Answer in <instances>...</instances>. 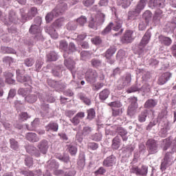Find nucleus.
Segmentation results:
<instances>
[{
    "label": "nucleus",
    "instance_id": "b1692460",
    "mask_svg": "<svg viewBox=\"0 0 176 176\" xmlns=\"http://www.w3.org/2000/svg\"><path fill=\"white\" fill-rule=\"evenodd\" d=\"M26 151L28 153H30V155H34L36 157H39L41 153L38 150H36V147L34 146H28L26 147Z\"/></svg>",
    "mask_w": 176,
    "mask_h": 176
},
{
    "label": "nucleus",
    "instance_id": "09e8293b",
    "mask_svg": "<svg viewBox=\"0 0 176 176\" xmlns=\"http://www.w3.org/2000/svg\"><path fill=\"white\" fill-rule=\"evenodd\" d=\"M143 19H144L146 23H149V21L152 19V13H151V11L146 10L143 14Z\"/></svg>",
    "mask_w": 176,
    "mask_h": 176
},
{
    "label": "nucleus",
    "instance_id": "aec40b11",
    "mask_svg": "<svg viewBox=\"0 0 176 176\" xmlns=\"http://www.w3.org/2000/svg\"><path fill=\"white\" fill-rule=\"evenodd\" d=\"M133 39L134 38H133V31L127 30L122 36V41L123 43H130L133 42Z\"/></svg>",
    "mask_w": 176,
    "mask_h": 176
},
{
    "label": "nucleus",
    "instance_id": "a211bd4d",
    "mask_svg": "<svg viewBox=\"0 0 176 176\" xmlns=\"http://www.w3.org/2000/svg\"><path fill=\"white\" fill-rule=\"evenodd\" d=\"M165 0H150L149 6L152 9L153 8H163L165 6Z\"/></svg>",
    "mask_w": 176,
    "mask_h": 176
},
{
    "label": "nucleus",
    "instance_id": "1a4fd4ad",
    "mask_svg": "<svg viewBox=\"0 0 176 176\" xmlns=\"http://www.w3.org/2000/svg\"><path fill=\"white\" fill-rule=\"evenodd\" d=\"M147 151L149 155H155L159 151V144L157 141L153 139H149L146 142Z\"/></svg>",
    "mask_w": 176,
    "mask_h": 176
},
{
    "label": "nucleus",
    "instance_id": "6e6552de",
    "mask_svg": "<svg viewBox=\"0 0 176 176\" xmlns=\"http://www.w3.org/2000/svg\"><path fill=\"white\" fill-rule=\"evenodd\" d=\"M149 41H151V33L149 31H147L142 37L139 45V54H143V53L146 52V50H145V46L149 43Z\"/></svg>",
    "mask_w": 176,
    "mask_h": 176
},
{
    "label": "nucleus",
    "instance_id": "8fccbe9b",
    "mask_svg": "<svg viewBox=\"0 0 176 176\" xmlns=\"http://www.w3.org/2000/svg\"><path fill=\"white\" fill-rule=\"evenodd\" d=\"M77 27H78V25H76V22L75 21L69 22L68 24L67 25V30L70 31H75Z\"/></svg>",
    "mask_w": 176,
    "mask_h": 176
},
{
    "label": "nucleus",
    "instance_id": "a19ab883",
    "mask_svg": "<svg viewBox=\"0 0 176 176\" xmlns=\"http://www.w3.org/2000/svg\"><path fill=\"white\" fill-rule=\"evenodd\" d=\"M68 151L72 155H76L78 152V148L76 146L74 145L73 144H70L68 146Z\"/></svg>",
    "mask_w": 176,
    "mask_h": 176
},
{
    "label": "nucleus",
    "instance_id": "338daca9",
    "mask_svg": "<svg viewBox=\"0 0 176 176\" xmlns=\"http://www.w3.org/2000/svg\"><path fill=\"white\" fill-rule=\"evenodd\" d=\"M81 60H87L90 57V52L87 51H82L80 53Z\"/></svg>",
    "mask_w": 176,
    "mask_h": 176
},
{
    "label": "nucleus",
    "instance_id": "f704fd0d",
    "mask_svg": "<svg viewBox=\"0 0 176 176\" xmlns=\"http://www.w3.org/2000/svg\"><path fill=\"white\" fill-rule=\"evenodd\" d=\"M58 59V55L56 52H51L47 54V60L48 61H57Z\"/></svg>",
    "mask_w": 176,
    "mask_h": 176
},
{
    "label": "nucleus",
    "instance_id": "69168bd1",
    "mask_svg": "<svg viewBox=\"0 0 176 176\" xmlns=\"http://www.w3.org/2000/svg\"><path fill=\"white\" fill-rule=\"evenodd\" d=\"M108 106L114 108H120V107H122V103L120 101H114L108 103Z\"/></svg>",
    "mask_w": 176,
    "mask_h": 176
},
{
    "label": "nucleus",
    "instance_id": "37998d69",
    "mask_svg": "<svg viewBox=\"0 0 176 176\" xmlns=\"http://www.w3.org/2000/svg\"><path fill=\"white\" fill-rule=\"evenodd\" d=\"M146 116H148V111H144L138 116V121L140 123H144L146 120Z\"/></svg>",
    "mask_w": 176,
    "mask_h": 176
},
{
    "label": "nucleus",
    "instance_id": "e433bc0d",
    "mask_svg": "<svg viewBox=\"0 0 176 176\" xmlns=\"http://www.w3.org/2000/svg\"><path fill=\"white\" fill-rule=\"evenodd\" d=\"M162 14H163V12H162L161 10H157L155 11V15L153 16L154 23H159V21H160V19H162Z\"/></svg>",
    "mask_w": 176,
    "mask_h": 176
},
{
    "label": "nucleus",
    "instance_id": "4be33fe9",
    "mask_svg": "<svg viewBox=\"0 0 176 176\" xmlns=\"http://www.w3.org/2000/svg\"><path fill=\"white\" fill-rule=\"evenodd\" d=\"M116 132L119 133L122 139V141H127V140H129V135H127L129 134V133L122 127H118L116 129Z\"/></svg>",
    "mask_w": 176,
    "mask_h": 176
},
{
    "label": "nucleus",
    "instance_id": "4d7b16f0",
    "mask_svg": "<svg viewBox=\"0 0 176 176\" xmlns=\"http://www.w3.org/2000/svg\"><path fill=\"white\" fill-rule=\"evenodd\" d=\"M91 63L92 66L97 68L98 67H101L102 62L99 59L94 58L91 60Z\"/></svg>",
    "mask_w": 176,
    "mask_h": 176
},
{
    "label": "nucleus",
    "instance_id": "58836bf2",
    "mask_svg": "<svg viewBox=\"0 0 176 176\" xmlns=\"http://www.w3.org/2000/svg\"><path fill=\"white\" fill-rule=\"evenodd\" d=\"M135 91H141V87H140V85L138 84L133 85L131 88L126 90V93L128 94L134 93Z\"/></svg>",
    "mask_w": 176,
    "mask_h": 176
},
{
    "label": "nucleus",
    "instance_id": "de8ad7c7",
    "mask_svg": "<svg viewBox=\"0 0 176 176\" xmlns=\"http://www.w3.org/2000/svg\"><path fill=\"white\" fill-rule=\"evenodd\" d=\"M112 27H113V23L111 22L102 32V35H107L109 34L112 30Z\"/></svg>",
    "mask_w": 176,
    "mask_h": 176
},
{
    "label": "nucleus",
    "instance_id": "6ab92c4d",
    "mask_svg": "<svg viewBox=\"0 0 176 176\" xmlns=\"http://www.w3.org/2000/svg\"><path fill=\"white\" fill-rule=\"evenodd\" d=\"M58 163H57L54 160H52L50 162L49 168H52V170H53L55 175H60V174H63L62 170H57V168H58Z\"/></svg>",
    "mask_w": 176,
    "mask_h": 176
},
{
    "label": "nucleus",
    "instance_id": "0eeeda50",
    "mask_svg": "<svg viewBox=\"0 0 176 176\" xmlns=\"http://www.w3.org/2000/svg\"><path fill=\"white\" fill-rule=\"evenodd\" d=\"M131 104L128 107L127 113L129 116H134L135 113H137V109H138V99L135 97H131L129 98Z\"/></svg>",
    "mask_w": 176,
    "mask_h": 176
},
{
    "label": "nucleus",
    "instance_id": "c756f323",
    "mask_svg": "<svg viewBox=\"0 0 176 176\" xmlns=\"http://www.w3.org/2000/svg\"><path fill=\"white\" fill-rule=\"evenodd\" d=\"M78 98L85 104V105H90L91 104V100L86 96L83 93H80L78 94Z\"/></svg>",
    "mask_w": 176,
    "mask_h": 176
},
{
    "label": "nucleus",
    "instance_id": "39448f33",
    "mask_svg": "<svg viewBox=\"0 0 176 176\" xmlns=\"http://www.w3.org/2000/svg\"><path fill=\"white\" fill-rule=\"evenodd\" d=\"M130 83H131V74H128L118 80L117 89L118 90H122L124 87L130 86Z\"/></svg>",
    "mask_w": 176,
    "mask_h": 176
},
{
    "label": "nucleus",
    "instance_id": "3c124183",
    "mask_svg": "<svg viewBox=\"0 0 176 176\" xmlns=\"http://www.w3.org/2000/svg\"><path fill=\"white\" fill-rule=\"evenodd\" d=\"M30 93V88H20L18 90V94H19V96H22V97H25V96H27V94H28Z\"/></svg>",
    "mask_w": 176,
    "mask_h": 176
},
{
    "label": "nucleus",
    "instance_id": "bb28decb",
    "mask_svg": "<svg viewBox=\"0 0 176 176\" xmlns=\"http://www.w3.org/2000/svg\"><path fill=\"white\" fill-rule=\"evenodd\" d=\"M111 94V91H109L108 89H104L102 91H101L99 94V98L101 100V101H105L108 97H109V95Z\"/></svg>",
    "mask_w": 176,
    "mask_h": 176
},
{
    "label": "nucleus",
    "instance_id": "c85d7f7f",
    "mask_svg": "<svg viewBox=\"0 0 176 176\" xmlns=\"http://www.w3.org/2000/svg\"><path fill=\"white\" fill-rule=\"evenodd\" d=\"M131 1L133 0H117V5H118V6H122L124 9H126L130 6Z\"/></svg>",
    "mask_w": 176,
    "mask_h": 176
},
{
    "label": "nucleus",
    "instance_id": "473e14b6",
    "mask_svg": "<svg viewBox=\"0 0 176 176\" xmlns=\"http://www.w3.org/2000/svg\"><path fill=\"white\" fill-rule=\"evenodd\" d=\"M38 13V9L35 7H32L28 13V16L26 17L28 20H31L33 17L36 16Z\"/></svg>",
    "mask_w": 176,
    "mask_h": 176
},
{
    "label": "nucleus",
    "instance_id": "6e6d98bb",
    "mask_svg": "<svg viewBox=\"0 0 176 176\" xmlns=\"http://www.w3.org/2000/svg\"><path fill=\"white\" fill-rule=\"evenodd\" d=\"M38 98H40L41 101H43V102L45 101L47 102H54L56 101V98L53 96H47L45 99L42 98V96H38Z\"/></svg>",
    "mask_w": 176,
    "mask_h": 176
},
{
    "label": "nucleus",
    "instance_id": "680f3d73",
    "mask_svg": "<svg viewBox=\"0 0 176 176\" xmlns=\"http://www.w3.org/2000/svg\"><path fill=\"white\" fill-rule=\"evenodd\" d=\"M87 146L88 149H91V151H97V149H98V144L96 142H89Z\"/></svg>",
    "mask_w": 176,
    "mask_h": 176
},
{
    "label": "nucleus",
    "instance_id": "13d9d810",
    "mask_svg": "<svg viewBox=\"0 0 176 176\" xmlns=\"http://www.w3.org/2000/svg\"><path fill=\"white\" fill-rule=\"evenodd\" d=\"M91 42L94 45H96V46H98V45H101L102 43V40H101V38L100 36H96L91 38Z\"/></svg>",
    "mask_w": 176,
    "mask_h": 176
},
{
    "label": "nucleus",
    "instance_id": "c03bdc74",
    "mask_svg": "<svg viewBox=\"0 0 176 176\" xmlns=\"http://www.w3.org/2000/svg\"><path fill=\"white\" fill-rule=\"evenodd\" d=\"M10 148L13 151H17L19 149V142L16 140L12 138L10 140Z\"/></svg>",
    "mask_w": 176,
    "mask_h": 176
},
{
    "label": "nucleus",
    "instance_id": "0e129e2a",
    "mask_svg": "<svg viewBox=\"0 0 176 176\" xmlns=\"http://www.w3.org/2000/svg\"><path fill=\"white\" fill-rule=\"evenodd\" d=\"M25 164L28 167H31L34 164V160L31 157H26L25 159Z\"/></svg>",
    "mask_w": 176,
    "mask_h": 176
},
{
    "label": "nucleus",
    "instance_id": "72a5a7b5",
    "mask_svg": "<svg viewBox=\"0 0 176 176\" xmlns=\"http://www.w3.org/2000/svg\"><path fill=\"white\" fill-rule=\"evenodd\" d=\"M120 142L121 140L119 136H116V138H114L112 143L113 149H119L120 146Z\"/></svg>",
    "mask_w": 176,
    "mask_h": 176
},
{
    "label": "nucleus",
    "instance_id": "774afa93",
    "mask_svg": "<svg viewBox=\"0 0 176 176\" xmlns=\"http://www.w3.org/2000/svg\"><path fill=\"white\" fill-rule=\"evenodd\" d=\"M63 25H64V19L63 18L57 19L54 23V27H57L58 28L63 26Z\"/></svg>",
    "mask_w": 176,
    "mask_h": 176
},
{
    "label": "nucleus",
    "instance_id": "7ed1b4c3",
    "mask_svg": "<svg viewBox=\"0 0 176 176\" xmlns=\"http://www.w3.org/2000/svg\"><path fill=\"white\" fill-rule=\"evenodd\" d=\"M104 21H105V14L103 13L97 14L96 18H94L93 16L91 17L89 27L94 30H97V27H98V25H101Z\"/></svg>",
    "mask_w": 176,
    "mask_h": 176
},
{
    "label": "nucleus",
    "instance_id": "e2e57ef3",
    "mask_svg": "<svg viewBox=\"0 0 176 176\" xmlns=\"http://www.w3.org/2000/svg\"><path fill=\"white\" fill-rule=\"evenodd\" d=\"M131 174H135V175H140V168L136 166H132L130 168Z\"/></svg>",
    "mask_w": 176,
    "mask_h": 176
},
{
    "label": "nucleus",
    "instance_id": "603ef678",
    "mask_svg": "<svg viewBox=\"0 0 176 176\" xmlns=\"http://www.w3.org/2000/svg\"><path fill=\"white\" fill-rule=\"evenodd\" d=\"M91 140L98 142L102 140V134L101 133H96L91 136Z\"/></svg>",
    "mask_w": 176,
    "mask_h": 176
},
{
    "label": "nucleus",
    "instance_id": "2eb2a0df",
    "mask_svg": "<svg viewBox=\"0 0 176 176\" xmlns=\"http://www.w3.org/2000/svg\"><path fill=\"white\" fill-rule=\"evenodd\" d=\"M30 32L33 34H36V39H42V30H41V27L37 25H32L30 29Z\"/></svg>",
    "mask_w": 176,
    "mask_h": 176
},
{
    "label": "nucleus",
    "instance_id": "9b49d317",
    "mask_svg": "<svg viewBox=\"0 0 176 176\" xmlns=\"http://www.w3.org/2000/svg\"><path fill=\"white\" fill-rule=\"evenodd\" d=\"M171 164H173V155L171 153H167L161 164L162 171H166L167 167H170Z\"/></svg>",
    "mask_w": 176,
    "mask_h": 176
},
{
    "label": "nucleus",
    "instance_id": "ddd939ff",
    "mask_svg": "<svg viewBox=\"0 0 176 176\" xmlns=\"http://www.w3.org/2000/svg\"><path fill=\"white\" fill-rule=\"evenodd\" d=\"M23 74H24V71L20 69L16 70V79L18 82H20L21 83H24L25 82L31 83V77L29 76H23Z\"/></svg>",
    "mask_w": 176,
    "mask_h": 176
},
{
    "label": "nucleus",
    "instance_id": "2f4dec72",
    "mask_svg": "<svg viewBox=\"0 0 176 176\" xmlns=\"http://www.w3.org/2000/svg\"><path fill=\"white\" fill-rule=\"evenodd\" d=\"M156 105H157V100L149 99L145 102L144 108H154Z\"/></svg>",
    "mask_w": 176,
    "mask_h": 176
},
{
    "label": "nucleus",
    "instance_id": "393cba45",
    "mask_svg": "<svg viewBox=\"0 0 176 176\" xmlns=\"http://www.w3.org/2000/svg\"><path fill=\"white\" fill-rule=\"evenodd\" d=\"M46 131H58V124L56 122H50L46 126H45Z\"/></svg>",
    "mask_w": 176,
    "mask_h": 176
},
{
    "label": "nucleus",
    "instance_id": "f3484780",
    "mask_svg": "<svg viewBox=\"0 0 176 176\" xmlns=\"http://www.w3.org/2000/svg\"><path fill=\"white\" fill-rule=\"evenodd\" d=\"M160 126H161V129L160 131V134L161 135V137H166L167 135V133L168 130H170V125L168 124V122H160Z\"/></svg>",
    "mask_w": 176,
    "mask_h": 176
},
{
    "label": "nucleus",
    "instance_id": "7c9ffc66",
    "mask_svg": "<svg viewBox=\"0 0 176 176\" xmlns=\"http://www.w3.org/2000/svg\"><path fill=\"white\" fill-rule=\"evenodd\" d=\"M6 82L8 85H13L14 83V79H13V74L10 72L5 73Z\"/></svg>",
    "mask_w": 176,
    "mask_h": 176
},
{
    "label": "nucleus",
    "instance_id": "dca6fc26",
    "mask_svg": "<svg viewBox=\"0 0 176 176\" xmlns=\"http://www.w3.org/2000/svg\"><path fill=\"white\" fill-rule=\"evenodd\" d=\"M114 164H116V157L114 155H110L104 160L102 165L104 167H112Z\"/></svg>",
    "mask_w": 176,
    "mask_h": 176
},
{
    "label": "nucleus",
    "instance_id": "423d86ee",
    "mask_svg": "<svg viewBox=\"0 0 176 176\" xmlns=\"http://www.w3.org/2000/svg\"><path fill=\"white\" fill-rule=\"evenodd\" d=\"M6 17V14L2 13V12L0 11V20H1V21H3L4 24L7 25H10V24H12V23H13L14 20L17 19V17L16 16V12H14V11H10L9 12L8 17Z\"/></svg>",
    "mask_w": 176,
    "mask_h": 176
},
{
    "label": "nucleus",
    "instance_id": "49530a36",
    "mask_svg": "<svg viewBox=\"0 0 176 176\" xmlns=\"http://www.w3.org/2000/svg\"><path fill=\"white\" fill-rule=\"evenodd\" d=\"M1 51L2 53L4 54H15L16 51L13 50L12 48L8 47H1Z\"/></svg>",
    "mask_w": 176,
    "mask_h": 176
},
{
    "label": "nucleus",
    "instance_id": "20e7f679",
    "mask_svg": "<svg viewBox=\"0 0 176 176\" xmlns=\"http://www.w3.org/2000/svg\"><path fill=\"white\" fill-rule=\"evenodd\" d=\"M64 64L65 67H67V69H69L72 72V75L73 76V80L71 82V85H73V86H76L78 85V82L75 80V76L76 75V72H74V69H75V62L72 58H69L65 59Z\"/></svg>",
    "mask_w": 176,
    "mask_h": 176
},
{
    "label": "nucleus",
    "instance_id": "79ce46f5",
    "mask_svg": "<svg viewBox=\"0 0 176 176\" xmlns=\"http://www.w3.org/2000/svg\"><path fill=\"white\" fill-rule=\"evenodd\" d=\"M122 24H123V21L122 20H118L114 24L113 23V31H119L122 28Z\"/></svg>",
    "mask_w": 176,
    "mask_h": 176
},
{
    "label": "nucleus",
    "instance_id": "412c9836",
    "mask_svg": "<svg viewBox=\"0 0 176 176\" xmlns=\"http://www.w3.org/2000/svg\"><path fill=\"white\" fill-rule=\"evenodd\" d=\"M171 78V73L166 72L162 74V76L158 79L159 85H164L168 81V80Z\"/></svg>",
    "mask_w": 176,
    "mask_h": 176
},
{
    "label": "nucleus",
    "instance_id": "5701e85b",
    "mask_svg": "<svg viewBox=\"0 0 176 176\" xmlns=\"http://www.w3.org/2000/svg\"><path fill=\"white\" fill-rule=\"evenodd\" d=\"M38 149L43 155L46 154L47 152V149L49 148V144L47 141L43 140L38 144Z\"/></svg>",
    "mask_w": 176,
    "mask_h": 176
},
{
    "label": "nucleus",
    "instance_id": "a18cd8bd",
    "mask_svg": "<svg viewBox=\"0 0 176 176\" xmlns=\"http://www.w3.org/2000/svg\"><path fill=\"white\" fill-rule=\"evenodd\" d=\"M87 119L93 120L96 118V110L94 109H89L87 110Z\"/></svg>",
    "mask_w": 176,
    "mask_h": 176
},
{
    "label": "nucleus",
    "instance_id": "f8f14e48",
    "mask_svg": "<svg viewBox=\"0 0 176 176\" xmlns=\"http://www.w3.org/2000/svg\"><path fill=\"white\" fill-rule=\"evenodd\" d=\"M164 146H163V151H167L171 146L172 152H176V138L173 140L171 144V136L166 138L163 140Z\"/></svg>",
    "mask_w": 176,
    "mask_h": 176
},
{
    "label": "nucleus",
    "instance_id": "a878e982",
    "mask_svg": "<svg viewBox=\"0 0 176 176\" xmlns=\"http://www.w3.org/2000/svg\"><path fill=\"white\" fill-rule=\"evenodd\" d=\"M59 47L61 50H63L65 53L63 54L64 58H67L68 52V43L65 41H61L60 42Z\"/></svg>",
    "mask_w": 176,
    "mask_h": 176
},
{
    "label": "nucleus",
    "instance_id": "052dcab7",
    "mask_svg": "<svg viewBox=\"0 0 176 176\" xmlns=\"http://www.w3.org/2000/svg\"><path fill=\"white\" fill-rule=\"evenodd\" d=\"M148 174V166H142L141 168H139V175H146Z\"/></svg>",
    "mask_w": 176,
    "mask_h": 176
},
{
    "label": "nucleus",
    "instance_id": "c9c22d12",
    "mask_svg": "<svg viewBox=\"0 0 176 176\" xmlns=\"http://www.w3.org/2000/svg\"><path fill=\"white\" fill-rule=\"evenodd\" d=\"M160 39L162 43H163L166 46H170V45H171V43H173V41L171 40V38H170V37L161 36V37H160Z\"/></svg>",
    "mask_w": 176,
    "mask_h": 176
},
{
    "label": "nucleus",
    "instance_id": "f257e3e1",
    "mask_svg": "<svg viewBox=\"0 0 176 176\" xmlns=\"http://www.w3.org/2000/svg\"><path fill=\"white\" fill-rule=\"evenodd\" d=\"M67 3H62L58 4L52 12L48 13L45 16V20L47 23H50L54 19V17H58V16H61L65 10H67Z\"/></svg>",
    "mask_w": 176,
    "mask_h": 176
},
{
    "label": "nucleus",
    "instance_id": "4c0bfd02",
    "mask_svg": "<svg viewBox=\"0 0 176 176\" xmlns=\"http://www.w3.org/2000/svg\"><path fill=\"white\" fill-rule=\"evenodd\" d=\"M91 131H93L91 127L85 126L82 129V134L84 137H87V135H90V134H91Z\"/></svg>",
    "mask_w": 176,
    "mask_h": 176
},
{
    "label": "nucleus",
    "instance_id": "5fc2aeb1",
    "mask_svg": "<svg viewBox=\"0 0 176 176\" xmlns=\"http://www.w3.org/2000/svg\"><path fill=\"white\" fill-rule=\"evenodd\" d=\"M102 87H104L103 82H97L92 85V90H94V91H98V90H100V89H102Z\"/></svg>",
    "mask_w": 176,
    "mask_h": 176
},
{
    "label": "nucleus",
    "instance_id": "9d476101",
    "mask_svg": "<svg viewBox=\"0 0 176 176\" xmlns=\"http://www.w3.org/2000/svg\"><path fill=\"white\" fill-rule=\"evenodd\" d=\"M98 78V74L96 70L89 69L87 71L85 74V79L88 83L93 85L97 82V78Z\"/></svg>",
    "mask_w": 176,
    "mask_h": 176
},
{
    "label": "nucleus",
    "instance_id": "bf43d9fd",
    "mask_svg": "<svg viewBox=\"0 0 176 176\" xmlns=\"http://www.w3.org/2000/svg\"><path fill=\"white\" fill-rule=\"evenodd\" d=\"M148 24H149V23H146V21H140L138 26L140 31H144V30H146Z\"/></svg>",
    "mask_w": 176,
    "mask_h": 176
},
{
    "label": "nucleus",
    "instance_id": "4468645a",
    "mask_svg": "<svg viewBox=\"0 0 176 176\" xmlns=\"http://www.w3.org/2000/svg\"><path fill=\"white\" fill-rule=\"evenodd\" d=\"M115 53H116V48L114 47H111L106 51L104 57L107 58V63L109 64H113V63H115V60L112 59V56Z\"/></svg>",
    "mask_w": 176,
    "mask_h": 176
},
{
    "label": "nucleus",
    "instance_id": "cd10ccee",
    "mask_svg": "<svg viewBox=\"0 0 176 176\" xmlns=\"http://www.w3.org/2000/svg\"><path fill=\"white\" fill-rule=\"evenodd\" d=\"M26 138L30 142H38V141H39V138L36 137V133H27Z\"/></svg>",
    "mask_w": 176,
    "mask_h": 176
},
{
    "label": "nucleus",
    "instance_id": "f03ea898",
    "mask_svg": "<svg viewBox=\"0 0 176 176\" xmlns=\"http://www.w3.org/2000/svg\"><path fill=\"white\" fill-rule=\"evenodd\" d=\"M146 3H148V0H140L135 10L129 12V20L135 19V17L141 13V11L144 10L145 6H146Z\"/></svg>",
    "mask_w": 176,
    "mask_h": 176
},
{
    "label": "nucleus",
    "instance_id": "ea45409f",
    "mask_svg": "<svg viewBox=\"0 0 176 176\" xmlns=\"http://www.w3.org/2000/svg\"><path fill=\"white\" fill-rule=\"evenodd\" d=\"M37 98L38 97H36L35 94H30L25 98V100L28 102H30V104H32L33 102H35V101H36Z\"/></svg>",
    "mask_w": 176,
    "mask_h": 176
},
{
    "label": "nucleus",
    "instance_id": "864d4df0",
    "mask_svg": "<svg viewBox=\"0 0 176 176\" xmlns=\"http://www.w3.org/2000/svg\"><path fill=\"white\" fill-rule=\"evenodd\" d=\"M62 72L63 69H61V67L58 66L52 70V74L54 76H61Z\"/></svg>",
    "mask_w": 176,
    "mask_h": 176
}]
</instances>
